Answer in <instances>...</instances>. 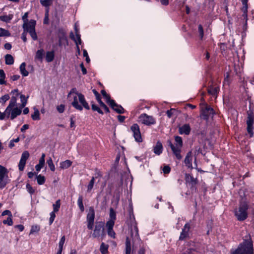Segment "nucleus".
I'll return each instance as SVG.
<instances>
[{"label":"nucleus","mask_w":254,"mask_h":254,"mask_svg":"<svg viewBox=\"0 0 254 254\" xmlns=\"http://www.w3.org/2000/svg\"><path fill=\"white\" fill-rule=\"evenodd\" d=\"M67 98L75 109L82 111L83 108L89 110L90 107L84 95L77 91L76 88H72L67 95Z\"/></svg>","instance_id":"f257e3e1"},{"label":"nucleus","mask_w":254,"mask_h":254,"mask_svg":"<svg viewBox=\"0 0 254 254\" xmlns=\"http://www.w3.org/2000/svg\"><path fill=\"white\" fill-rule=\"evenodd\" d=\"M10 94L11 95V99L5 110V113L7 114V118H10L11 120H13L21 114L23 108L17 103V98L19 95L18 90L14 89Z\"/></svg>","instance_id":"f03ea898"},{"label":"nucleus","mask_w":254,"mask_h":254,"mask_svg":"<svg viewBox=\"0 0 254 254\" xmlns=\"http://www.w3.org/2000/svg\"><path fill=\"white\" fill-rule=\"evenodd\" d=\"M231 254H254L253 244L249 234L244 238L243 242Z\"/></svg>","instance_id":"7ed1b4c3"},{"label":"nucleus","mask_w":254,"mask_h":254,"mask_svg":"<svg viewBox=\"0 0 254 254\" xmlns=\"http://www.w3.org/2000/svg\"><path fill=\"white\" fill-rule=\"evenodd\" d=\"M176 142L175 145H174L171 141H168V145L171 148L174 154L178 160H181L182 158L181 155V148L183 146V140L182 137L179 136H176L175 137Z\"/></svg>","instance_id":"20e7f679"},{"label":"nucleus","mask_w":254,"mask_h":254,"mask_svg":"<svg viewBox=\"0 0 254 254\" xmlns=\"http://www.w3.org/2000/svg\"><path fill=\"white\" fill-rule=\"evenodd\" d=\"M36 24V21L31 19L29 22L23 23L22 25L23 31L29 33L33 40L37 39V35L35 31Z\"/></svg>","instance_id":"39448f33"},{"label":"nucleus","mask_w":254,"mask_h":254,"mask_svg":"<svg viewBox=\"0 0 254 254\" xmlns=\"http://www.w3.org/2000/svg\"><path fill=\"white\" fill-rule=\"evenodd\" d=\"M248 205L247 202H241L238 209L235 211V214L239 221H243L246 219L248 216L247 210Z\"/></svg>","instance_id":"423d86ee"},{"label":"nucleus","mask_w":254,"mask_h":254,"mask_svg":"<svg viewBox=\"0 0 254 254\" xmlns=\"http://www.w3.org/2000/svg\"><path fill=\"white\" fill-rule=\"evenodd\" d=\"M204 253V247L193 242L190 243L189 248L185 254H203Z\"/></svg>","instance_id":"0eeeda50"},{"label":"nucleus","mask_w":254,"mask_h":254,"mask_svg":"<svg viewBox=\"0 0 254 254\" xmlns=\"http://www.w3.org/2000/svg\"><path fill=\"white\" fill-rule=\"evenodd\" d=\"M7 169L0 165V189H3L10 182Z\"/></svg>","instance_id":"6e6552de"},{"label":"nucleus","mask_w":254,"mask_h":254,"mask_svg":"<svg viewBox=\"0 0 254 254\" xmlns=\"http://www.w3.org/2000/svg\"><path fill=\"white\" fill-rule=\"evenodd\" d=\"M247 130L250 137L254 134V116L252 112H248V117L246 121Z\"/></svg>","instance_id":"1a4fd4ad"},{"label":"nucleus","mask_w":254,"mask_h":254,"mask_svg":"<svg viewBox=\"0 0 254 254\" xmlns=\"http://www.w3.org/2000/svg\"><path fill=\"white\" fill-rule=\"evenodd\" d=\"M138 122L142 124L149 126L155 123V120L152 116H148L146 114H142L138 118Z\"/></svg>","instance_id":"9d476101"},{"label":"nucleus","mask_w":254,"mask_h":254,"mask_svg":"<svg viewBox=\"0 0 254 254\" xmlns=\"http://www.w3.org/2000/svg\"><path fill=\"white\" fill-rule=\"evenodd\" d=\"M95 219V211L92 207H90L87 215V228L91 230L93 228Z\"/></svg>","instance_id":"9b49d317"},{"label":"nucleus","mask_w":254,"mask_h":254,"mask_svg":"<svg viewBox=\"0 0 254 254\" xmlns=\"http://www.w3.org/2000/svg\"><path fill=\"white\" fill-rule=\"evenodd\" d=\"M130 129L133 133L135 141L138 142H141L142 139L138 125L137 124H133L130 127Z\"/></svg>","instance_id":"f8f14e48"},{"label":"nucleus","mask_w":254,"mask_h":254,"mask_svg":"<svg viewBox=\"0 0 254 254\" xmlns=\"http://www.w3.org/2000/svg\"><path fill=\"white\" fill-rule=\"evenodd\" d=\"M29 157V153L27 151H24L21 156V158L18 164L19 170L21 171H23L24 169L26 164V160Z\"/></svg>","instance_id":"ddd939ff"},{"label":"nucleus","mask_w":254,"mask_h":254,"mask_svg":"<svg viewBox=\"0 0 254 254\" xmlns=\"http://www.w3.org/2000/svg\"><path fill=\"white\" fill-rule=\"evenodd\" d=\"M130 234L134 241H138L139 239L138 228L136 222H132L130 227Z\"/></svg>","instance_id":"4468645a"},{"label":"nucleus","mask_w":254,"mask_h":254,"mask_svg":"<svg viewBox=\"0 0 254 254\" xmlns=\"http://www.w3.org/2000/svg\"><path fill=\"white\" fill-rule=\"evenodd\" d=\"M214 114V110L210 107L206 106L202 110L201 117L205 120H207L210 117H212Z\"/></svg>","instance_id":"2eb2a0df"},{"label":"nucleus","mask_w":254,"mask_h":254,"mask_svg":"<svg viewBox=\"0 0 254 254\" xmlns=\"http://www.w3.org/2000/svg\"><path fill=\"white\" fill-rule=\"evenodd\" d=\"M190 229V225L189 223H186L184 228L182 229V231L181 233L179 239L180 240H183L187 238L189 236V232Z\"/></svg>","instance_id":"dca6fc26"},{"label":"nucleus","mask_w":254,"mask_h":254,"mask_svg":"<svg viewBox=\"0 0 254 254\" xmlns=\"http://www.w3.org/2000/svg\"><path fill=\"white\" fill-rule=\"evenodd\" d=\"M108 104L118 114H123L125 112L124 109L121 105L117 104L113 100Z\"/></svg>","instance_id":"f3484780"},{"label":"nucleus","mask_w":254,"mask_h":254,"mask_svg":"<svg viewBox=\"0 0 254 254\" xmlns=\"http://www.w3.org/2000/svg\"><path fill=\"white\" fill-rule=\"evenodd\" d=\"M192 154L191 151L189 152L185 158L184 163L186 167L188 168L192 169L193 168L192 165Z\"/></svg>","instance_id":"a211bd4d"},{"label":"nucleus","mask_w":254,"mask_h":254,"mask_svg":"<svg viewBox=\"0 0 254 254\" xmlns=\"http://www.w3.org/2000/svg\"><path fill=\"white\" fill-rule=\"evenodd\" d=\"M190 127L189 124H185L179 127V132L181 134L188 135L190 131Z\"/></svg>","instance_id":"6ab92c4d"},{"label":"nucleus","mask_w":254,"mask_h":254,"mask_svg":"<svg viewBox=\"0 0 254 254\" xmlns=\"http://www.w3.org/2000/svg\"><path fill=\"white\" fill-rule=\"evenodd\" d=\"M219 90L220 88L218 86L216 85H212L208 89V92L210 95L216 97Z\"/></svg>","instance_id":"aec40b11"},{"label":"nucleus","mask_w":254,"mask_h":254,"mask_svg":"<svg viewBox=\"0 0 254 254\" xmlns=\"http://www.w3.org/2000/svg\"><path fill=\"white\" fill-rule=\"evenodd\" d=\"M103 230V225L102 224L96 225L94 230L92 236L94 238L99 237L100 235L101 231Z\"/></svg>","instance_id":"412c9836"},{"label":"nucleus","mask_w":254,"mask_h":254,"mask_svg":"<svg viewBox=\"0 0 254 254\" xmlns=\"http://www.w3.org/2000/svg\"><path fill=\"white\" fill-rule=\"evenodd\" d=\"M242 2L243 5V7L242 8V11H243V16L244 18L246 20V23H247L248 18H247V9H248V0H242Z\"/></svg>","instance_id":"4be33fe9"},{"label":"nucleus","mask_w":254,"mask_h":254,"mask_svg":"<svg viewBox=\"0 0 254 254\" xmlns=\"http://www.w3.org/2000/svg\"><path fill=\"white\" fill-rule=\"evenodd\" d=\"M186 181L187 183H189L192 186L197 184L196 179L194 178L191 175L187 174H186Z\"/></svg>","instance_id":"5701e85b"},{"label":"nucleus","mask_w":254,"mask_h":254,"mask_svg":"<svg viewBox=\"0 0 254 254\" xmlns=\"http://www.w3.org/2000/svg\"><path fill=\"white\" fill-rule=\"evenodd\" d=\"M19 96L20 98L21 104L18 105L22 108H24L27 104L28 96L26 97L24 95L19 94V93L18 96Z\"/></svg>","instance_id":"b1692460"},{"label":"nucleus","mask_w":254,"mask_h":254,"mask_svg":"<svg viewBox=\"0 0 254 254\" xmlns=\"http://www.w3.org/2000/svg\"><path fill=\"white\" fill-rule=\"evenodd\" d=\"M163 147L161 142H157L154 147V152L157 155H160L162 152Z\"/></svg>","instance_id":"393cba45"},{"label":"nucleus","mask_w":254,"mask_h":254,"mask_svg":"<svg viewBox=\"0 0 254 254\" xmlns=\"http://www.w3.org/2000/svg\"><path fill=\"white\" fill-rule=\"evenodd\" d=\"M13 15L12 14H9L8 15H1L0 16V20L5 22H9L13 18Z\"/></svg>","instance_id":"a878e982"},{"label":"nucleus","mask_w":254,"mask_h":254,"mask_svg":"<svg viewBox=\"0 0 254 254\" xmlns=\"http://www.w3.org/2000/svg\"><path fill=\"white\" fill-rule=\"evenodd\" d=\"M55 57L54 51H48L46 53V60L47 62L50 63L53 61Z\"/></svg>","instance_id":"bb28decb"},{"label":"nucleus","mask_w":254,"mask_h":254,"mask_svg":"<svg viewBox=\"0 0 254 254\" xmlns=\"http://www.w3.org/2000/svg\"><path fill=\"white\" fill-rule=\"evenodd\" d=\"M26 64L25 63H22L19 67L21 74L23 76H27L28 75L29 72L26 70Z\"/></svg>","instance_id":"cd10ccee"},{"label":"nucleus","mask_w":254,"mask_h":254,"mask_svg":"<svg viewBox=\"0 0 254 254\" xmlns=\"http://www.w3.org/2000/svg\"><path fill=\"white\" fill-rule=\"evenodd\" d=\"M72 164V162L69 160H66L60 163V168L62 169H67Z\"/></svg>","instance_id":"c85d7f7f"},{"label":"nucleus","mask_w":254,"mask_h":254,"mask_svg":"<svg viewBox=\"0 0 254 254\" xmlns=\"http://www.w3.org/2000/svg\"><path fill=\"white\" fill-rule=\"evenodd\" d=\"M34 109V113L31 115V118L34 120H40V113L39 110L37 109L36 107L33 108Z\"/></svg>","instance_id":"c756f323"},{"label":"nucleus","mask_w":254,"mask_h":254,"mask_svg":"<svg viewBox=\"0 0 254 254\" xmlns=\"http://www.w3.org/2000/svg\"><path fill=\"white\" fill-rule=\"evenodd\" d=\"M5 64L8 65H11L14 63V59L11 55L7 54L5 56Z\"/></svg>","instance_id":"7c9ffc66"},{"label":"nucleus","mask_w":254,"mask_h":254,"mask_svg":"<svg viewBox=\"0 0 254 254\" xmlns=\"http://www.w3.org/2000/svg\"><path fill=\"white\" fill-rule=\"evenodd\" d=\"M109 246L108 245L105 244L104 243H102L100 246V251L102 254H107L108 252Z\"/></svg>","instance_id":"2f4dec72"},{"label":"nucleus","mask_w":254,"mask_h":254,"mask_svg":"<svg viewBox=\"0 0 254 254\" xmlns=\"http://www.w3.org/2000/svg\"><path fill=\"white\" fill-rule=\"evenodd\" d=\"M44 56V50L43 49L38 50L35 55V59L42 61Z\"/></svg>","instance_id":"473e14b6"},{"label":"nucleus","mask_w":254,"mask_h":254,"mask_svg":"<svg viewBox=\"0 0 254 254\" xmlns=\"http://www.w3.org/2000/svg\"><path fill=\"white\" fill-rule=\"evenodd\" d=\"M36 179H37V183L39 185H42L45 182V177L41 175H37L36 176Z\"/></svg>","instance_id":"72a5a7b5"},{"label":"nucleus","mask_w":254,"mask_h":254,"mask_svg":"<svg viewBox=\"0 0 254 254\" xmlns=\"http://www.w3.org/2000/svg\"><path fill=\"white\" fill-rule=\"evenodd\" d=\"M10 36V33L7 30L0 28V37H9Z\"/></svg>","instance_id":"f704fd0d"},{"label":"nucleus","mask_w":254,"mask_h":254,"mask_svg":"<svg viewBox=\"0 0 254 254\" xmlns=\"http://www.w3.org/2000/svg\"><path fill=\"white\" fill-rule=\"evenodd\" d=\"M5 74L2 69H0V84L2 85L5 84Z\"/></svg>","instance_id":"c9c22d12"},{"label":"nucleus","mask_w":254,"mask_h":254,"mask_svg":"<svg viewBox=\"0 0 254 254\" xmlns=\"http://www.w3.org/2000/svg\"><path fill=\"white\" fill-rule=\"evenodd\" d=\"M70 37L72 40H73L74 41V42L76 44V46H77V45L79 46V45L81 44V43H82L81 39V38L79 37V36H78V40H77V41L75 40L74 39V35L73 33L71 32L70 33Z\"/></svg>","instance_id":"e433bc0d"},{"label":"nucleus","mask_w":254,"mask_h":254,"mask_svg":"<svg viewBox=\"0 0 254 254\" xmlns=\"http://www.w3.org/2000/svg\"><path fill=\"white\" fill-rule=\"evenodd\" d=\"M77 204L80 210L83 212L84 210V207L82 202V197L79 196L77 200Z\"/></svg>","instance_id":"4c0bfd02"},{"label":"nucleus","mask_w":254,"mask_h":254,"mask_svg":"<svg viewBox=\"0 0 254 254\" xmlns=\"http://www.w3.org/2000/svg\"><path fill=\"white\" fill-rule=\"evenodd\" d=\"M54 0H41V4L45 7H49L51 5Z\"/></svg>","instance_id":"58836bf2"},{"label":"nucleus","mask_w":254,"mask_h":254,"mask_svg":"<svg viewBox=\"0 0 254 254\" xmlns=\"http://www.w3.org/2000/svg\"><path fill=\"white\" fill-rule=\"evenodd\" d=\"M101 94L108 104L113 100L110 99V96L107 94L106 92L104 90H102L101 91Z\"/></svg>","instance_id":"ea45409f"},{"label":"nucleus","mask_w":254,"mask_h":254,"mask_svg":"<svg viewBox=\"0 0 254 254\" xmlns=\"http://www.w3.org/2000/svg\"><path fill=\"white\" fill-rule=\"evenodd\" d=\"M60 206H61L60 200L58 199L56 201L55 203L53 204V211L54 212H58L59 210Z\"/></svg>","instance_id":"a19ab883"},{"label":"nucleus","mask_w":254,"mask_h":254,"mask_svg":"<svg viewBox=\"0 0 254 254\" xmlns=\"http://www.w3.org/2000/svg\"><path fill=\"white\" fill-rule=\"evenodd\" d=\"M116 219V213L113 208L110 209V219L115 221Z\"/></svg>","instance_id":"79ce46f5"},{"label":"nucleus","mask_w":254,"mask_h":254,"mask_svg":"<svg viewBox=\"0 0 254 254\" xmlns=\"http://www.w3.org/2000/svg\"><path fill=\"white\" fill-rule=\"evenodd\" d=\"M45 164V161H42V160H40L39 161V163L36 165L35 169L37 172L40 171V170L43 167Z\"/></svg>","instance_id":"37998d69"},{"label":"nucleus","mask_w":254,"mask_h":254,"mask_svg":"<svg viewBox=\"0 0 254 254\" xmlns=\"http://www.w3.org/2000/svg\"><path fill=\"white\" fill-rule=\"evenodd\" d=\"M47 164L50 169V170L52 171H54L55 170V165L53 162V160L51 157H50L47 161Z\"/></svg>","instance_id":"c03bdc74"},{"label":"nucleus","mask_w":254,"mask_h":254,"mask_svg":"<svg viewBox=\"0 0 254 254\" xmlns=\"http://www.w3.org/2000/svg\"><path fill=\"white\" fill-rule=\"evenodd\" d=\"M115 221L109 220L107 222L106 226L107 227V230L113 229V227L115 225Z\"/></svg>","instance_id":"a18cd8bd"},{"label":"nucleus","mask_w":254,"mask_h":254,"mask_svg":"<svg viewBox=\"0 0 254 254\" xmlns=\"http://www.w3.org/2000/svg\"><path fill=\"white\" fill-rule=\"evenodd\" d=\"M94 182L95 177H93L87 186V191L90 192L92 190L94 186Z\"/></svg>","instance_id":"49530a36"},{"label":"nucleus","mask_w":254,"mask_h":254,"mask_svg":"<svg viewBox=\"0 0 254 254\" xmlns=\"http://www.w3.org/2000/svg\"><path fill=\"white\" fill-rule=\"evenodd\" d=\"M9 95L8 94H5L0 98V103L4 104L9 99Z\"/></svg>","instance_id":"de8ad7c7"},{"label":"nucleus","mask_w":254,"mask_h":254,"mask_svg":"<svg viewBox=\"0 0 254 254\" xmlns=\"http://www.w3.org/2000/svg\"><path fill=\"white\" fill-rule=\"evenodd\" d=\"M65 236H63L59 243V250H63V247H64V242H65Z\"/></svg>","instance_id":"09e8293b"},{"label":"nucleus","mask_w":254,"mask_h":254,"mask_svg":"<svg viewBox=\"0 0 254 254\" xmlns=\"http://www.w3.org/2000/svg\"><path fill=\"white\" fill-rule=\"evenodd\" d=\"M12 216L8 217L6 220H4L3 221V223L4 224H7L8 226H11L13 224V221H12Z\"/></svg>","instance_id":"8fccbe9b"},{"label":"nucleus","mask_w":254,"mask_h":254,"mask_svg":"<svg viewBox=\"0 0 254 254\" xmlns=\"http://www.w3.org/2000/svg\"><path fill=\"white\" fill-rule=\"evenodd\" d=\"M92 109L94 111H97L98 113L103 115V111L100 109L99 107H98V106L92 104L91 105Z\"/></svg>","instance_id":"3c124183"},{"label":"nucleus","mask_w":254,"mask_h":254,"mask_svg":"<svg viewBox=\"0 0 254 254\" xmlns=\"http://www.w3.org/2000/svg\"><path fill=\"white\" fill-rule=\"evenodd\" d=\"M40 230V227L37 225L32 226L30 230V234H33L38 232Z\"/></svg>","instance_id":"603ef678"},{"label":"nucleus","mask_w":254,"mask_h":254,"mask_svg":"<svg viewBox=\"0 0 254 254\" xmlns=\"http://www.w3.org/2000/svg\"><path fill=\"white\" fill-rule=\"evenodd\" d=\"M19 141V137H17L15 139H11L9 143L8 144L9 147L10 148H12V147H13L14 146L15 142H18Z\"/></svg>","instance_id":"864d4df0"},{"label":"nucleus","mask_w":254,"mask_h":254,"mask_svg":"<svg viewBox=\"0 0 254 254\" xmlns=\"http://www.w3.org/2000/svg\"><path fill=\"white\" fill-rule=\"evenodd\" d=\"M56 212H54V211H53L50 214V217L49 219L50 225H51L53 223V222L55 220V218L56 217V214H55Z\"/></svg>","instance_id":"5fc2aeb1"},{"label":"nucleus","mask_w":254,"mask_h":254,"mask_svg":"<svg viewBox=\"0 0 254 254\" xmlns=\"http://www.w3.org/2000/svg\"><path fill=\"white\" fill-rule=\"evenodd\" d=\"M26 189L27 190V191L30 194H33L34 192H35V190L33 189V188L32 187V186L29 184H27L26 186Z\"/></svg>","instance_id":"6e6d98bb"},{"label":"nucleus","mask_w":254,"mask_h":254,"mask_svg":"<svg viewBox=\"0 0 254 254\" xmlns=\"http://www.w3.org/2000/svg\"><path fill=\"white\" fill-rule=\"evenodd\" d=\"M57 111L60 113H63L64 111L65 106L63 104H61L57 107Z\"/></svg>","instance_id":"4d7b16f0"},{"label":"nucleus","mask_w":254,"mask_h":254,"mask_svg":"<svg viewBox=\"0 0 254 254\" xmlns=\"http://www.w3.org/2000/svg\"><path fill=\"white\" fill-rule=\"evenodd\" d=\"M162 171L165 174H169L171 171L170 167L168 165H165L163 167Z\"/></svg>","instance_id":"13d9d810"},{"label":"nucleus","mask_w":254,"mask_h":254,"mask_svg":"<svg viewBox=\"0 0 254 254\" xmlns=\"http://www.w3.org/2000/svg\"><path fill=\"white\" fill-rule=\"evenodd\" d=\"M198 33L201 39H202L203 36V30L201 25H199L198 27Z\"/></svg>","instance_id":"bf43d9fd"},{"label":"nucleus","mask_w":254,"mask_h":254,"mask_svg":"<svg viewBox=\"0 0 254 254\" xmlns=\"http://www.w3.org/2000/svg\"><path fill=\"white\" fill-rule=\"evenodd\" d=\"M107 231H108V235L110 237H111L113 238H115L116 233L114 232V231L113 230V229H109V230H107Z\"/></svg>","instance_id":"052dcab7"},{"label":"nucleus","mask_w":254,"mask_h":254,"mask_svg":"<svg viewBox=\"0 0 254 254\" xmlns=\"http://www.w3.org/2000/svg\"><path fill=\"white\" fill-rule=\"evenodd\" d=\"M28 16V12H25L24 13V14L22 16V19L23 21V23H25V22H27L29 21L27 19Z\"/></svg>","instance_id":"680f3d73"},{"label":"nucleus","mask_w":254,"mask_h":254,"mask_svg":"<svg viewBox=\"0 0 254 254\" xmlns=\"http://www.w3.org/2000/svg\"><path fill=\"white\" fill-rule=\"evenodd\" d=\"M6 215H7L8 216V217L12 216L11 212L8 210H5L3 211L1 214L2 216H4Z\"/></svg>","instance_id":"e2e57ef3"},{"label":"nucleus","mask_w":254,"mask_h":254,"mask_svg":"<svg viewBox=\"0 0 254 254\" xmlns=\"http://www.w3.org/2000/svg\"><path fill=\"white\" fill-rule=\"evenodd\" d=\"M27 32L23 31V33L21 34V39L23 41V42H26L27 41V38H26V34Z\"/></svg>","instance_id":"0e129e2a"},{"label":"nucleus","mask_w":254,"mask_h":254,"mask_svg":"<svg viewBox=\"0 0 254 254\" xmlns=\"http://www.w3.org/2000/svg\"><path fill=\"white\" fill-rule=\"evenodd\" d=\"M80 67L81 68V70H82V73L83 74H86V73H87V70H86V69L84 66L83 64V63L81 64H80Z\"/></svg>","instance_id":"69168bd1"},{"label":"nucleus","mask_w":254,"mask_h":254,"mask_svg":"<svg viewBox=\"0 0 254 254\" xmlns=\"http://www.w3.org/2000/svg\"><path fill=\"white\" fill-rule=\"evenodd\" d=\"M48 22H49L48 12L47 11L45 14V18L44 19V23L48 24Z\"/></svg>","instance_id":"338daca9"},{"label":"nucleus","mask_w":254,"mask_h":254,"mask_svg":"<svg viewBox=\"0 0 254 254\" xmlns=\"http://www.w3.org/2000/svg\"><path fill=\"white\" fill-rule=\"evenodd\" d=\"M126 247H131L130 241L128 237L126 238Z\"/></svg>","instance_id":"774afa93"}]
</instances>
